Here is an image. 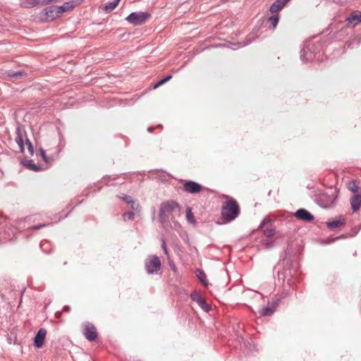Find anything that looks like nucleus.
I'll return each mask as SVG.
<instances>
[{
  "label": "nucleus",
  "instance_id": "19",
  "mask_svg": "<svg viewBox=\"0 0 361 361\" xmlns=\"http://www.w3.org/2000/svg\"><path fill=\"white\" fill-rule=\"evenodd\" d=\"M23 165L28 169L33 171H39L41 170L40 167L37 166L32 160H25Z\"/></svg>",
  "mask_w": 361,
  "mask_h": 361
},
{
  "label": "nucleus",
  "instance_id": "42",
  "mask_svg": "<svg viewBox=\"0 0 361 361\" xmlns=\"http://www.w3.org/2000/svg\"><path fill=\"white\" fill-rule=\"evenodd\" d=\"M203 298L202 297L199 298V299H197L195 302L197 303V304H200V302H201V300H202Z\"/></svg>",
  "mask_w": 361,
  "mask_h": 361
},
{
  "label": "nucleus",
  "instance_id": "28",
  "mask_svg": "<svg viewBox=\"0 0 361 361\" xmlns=\"http://www.w3.org/2000/svg\"><path fill=\"white\" fill-rule=\"evenodd\" d=\"M200 307L206 312H209L211 310V306L206 302L204 299H202L200 304H198Z\"/></svg>",
  "mask_w": 361,
  "mask_h": 361
},
{
  "label": "nucleus",
  "instance_id": "33",
  "mask_svg": "<svg viewBox=\"0 0 361 361\" xmlns=\"http://www.w3.org/2000/svg\"><path fill=\"white\" fill-rule=\"evenodd\" d=\"M39 153H40V155H41L42 158L44 161V162L45 163H48L49 162V158H48V157L46 154L45 150L43 148H40L39 149Z\"/></svg>",
  "mask_w": 361,
  "mask_h": 361
},
{
  "label": "nucleus",
  "instance_id": "1",
  "mask_svg": "<svg viewBox=\"0 0 361 361\" xmlns=\"http://www.w3.org/2000/svg\"><path fill=\"white\" fill-rule=\"evenodd\" d=\"M320 52V44L312 40L306 41L300 51V59L304 62L312 61Z\"/></svg>",
  "mask_w": 361,
  "mask_h": 361
},
{
  "label": "nucleus",
  "instance_id": "24",
  "mask_svg": "<svg viewBox=\"0 0 361 361\" xmlns=\"http://www.w3.org/2000/svg\"><path fill=\"white\" fill-rule=\"evenodd\" d=\"M40 247L44 253H49L50 243L47 240H43L40 243Z\"/></svg>",
  "mask_w": 361,
  "mask_h": 361
},
{
  "label": "nucleus",
  "instance_id": "40",
  "mask_svg": "<svg viewBox=\"0 0 361 361\" xmlns=\"http://www.w3.org/2000/svg\"><path fill=\"white\" fill-rule=\"evenodd\" d=\"M59 1V0H44L43 1V4H49L51 3V2H57Z\"/></svg>",
  "mask_w": 361,
  "mask_h": 361
},
{
  "label": "nucleus",
  "instance_id": "27",
  "mask_svg": "<svg viewBox=\"0 0 361 361\" xmlns=\"http://www.w3.org/2000/svg\"><path fill=\"white\" fill-rule=\"evenodd\" d=\"M186 219L189 223H194L195 221L194 215L190 207L186 209Z\"/></svg>",
  "mask_w": 361,
  "mask_h": 361
},
{
  "label": "nucleus",
  "instance_id": "7",
  "mask_svg": "<svg viewBox=\"0 0 361 361\" xmlns=\"http://www.w3.org/2000/svg\"><path fill=\"white\" fill-rule=\"evenodd\" d=\"M177 204L173 202H164L161 204L160 209H159V219L161 222H164L166 221V214H170L173 212L175 207H176Z\"/></svg>",
  "mask_w": 361,
  "mask_h": 361
},
{
  "label": "nucleus",
  "instance_id": "16",
  "mask_svg": "<svg viewBox=\"0 0 361 361\" xmlns=\"http://www.w3.org/2000/svg\"><path fill=\"white\" fill-rule=\"evenodd\" d=\"M285 6L281 0H276L270 6L269 11L272 13L280 11Z\"/></svg>",
  "mask_w": 361,
  "mask_h": 361
},
{
  "label": "nucleus",
  "instance_id": "17",
  "mask_svg": "<svg viewBox=\"0 0 361 361\" xmlns=\"http://www.w3.org/2000/svg\"><path fill=\"white\" fill-rule=\"evenodd\" d=\"M39 4V0H29L23 1L20 3V5L23 8H30L37 6Z\"/></svg>",
  "mask_w": 361,
  "mask_h": 361
},
{
  "label": "nucleus",
  "instance_id": "45",
  "mask_svg": "<svg viewBox=\"0 0 361 361\" xmlns=\"http://www.w3.org/2000/svg\"><path fill=\"white\" fill-rule=\"evenodd\" d=\"M271 246H273V243H272V242H271V243H267V247H271Z\"/></svg>",
  "mask_w": 361,
  "mask_h": 361
},
{
  "label": "nucleus",
  "instance_id": "12",
  "mask_svg": "<svg viewBox=\"0 0 361 361\" xmlns=\"http://www.w3.org/2000/svg\"><path fill=\"white\" fill-rule=\"evenodd\" d=\"M47 335V331L44 329H40L34 339V345L36 348H41L43 345L44 338Z\"/></svg>",
  "mask_w": 361,
  "mask_h": 361
},
{
  "label": "nucleus",
  "instance_id": "13",
  "mask_svg": "<svg viewBox=\"0 0 361 361\" xmlns=\"http://www.w3.org/2000/svg\"><path fill=\"white\" fill-rule=\"evenodd\" d=\"M351 208L354 212L357 211L361 206V195H355L350 198Z\"/></svg>",
  "mask_w": 361,
  "mask_h": 361
},
{
  "label": "nucleus",
  "instance_id": "49",
  "mask_svg": "<svg viewBox=\"0 0 361 361\" xmlns=\"http://www.w3.org/2000/svg\"><path fill=\"white\" fill-rule=\"evenodd\" d=\"M224 2H227L228 0H221Z\"/></svg>",
  "mask_w": 361,
  "mask_h": 361
},
{
  "label": "nucleus",
  "instance_id": "30",
  "mask_svg": "<svg viewBox=\"0 0 361 361\" xmlns=\"http://www.w3.org/2000/svg\"><path fill=\"white\" fill-rule=\"evenodd\" d=\"M73 7L74 6L73 4V2H66L63 6H59V8H63V9H64V12L70 9H73Z\"/></svg>",
  "mask_w": 361,
  "mask_h": 361
},
{
  "label": "nucleus",
  "instance_id": "10",
  "mask_svg": "<svg viewBox=\"0 0 361 361\" xmlns=\"http://www.w3.org/2000/svg\"><path fill=\"white\" fill-rule=\"evenodd\" d=\"M348 26L352 27L361 23V11H354L345 20Z\"/></svg>",
  "mask_w": 361,
  "mask_h": 361
},
{
  "label": "nucleus",
  "instance_id": "22",
  "mask_svg": "<svg viewBox=\"0 0 361 361\" xmlns=\"http://www.w3.org/2000/svg\"><path fill=\"white\" fill-rule=\"evenodd\" d=\"M274 308H271L269 307H266L262 308L259 310V313L261 316L265 317V316L271 315L274 313Z\"/></svg>",
  "mask_w": 361,
  "mask_h": 361
},
{
  "label": "nucleus",
  "instance_id": "18",
  "mask_svg": "<svg viewBox=\"0 0 361 361\" xmlns=\"http://www.w3.org/2000/svg\"><path fill=\"white\" fill-rule=\"evenodd\" d=\"M120 1L121 0H114L111 2H109L102 7V9L107 13H110L118 5Z\"/></svg>",
  "mask_w": 361,
  "mask_h": 361
},
{
  "label": "nucleus",
  "instance_id": "44",
  "mask_svg": "<svg viewBox=\"0 0 361 361\" xmlns=\"http://www.w3.org/2000/svg\"><path fill=\"white\" fill-rule=\"evenodd\" d=\"M265 221H266V219H264V220L261 223V224H260V227H261L262 228L264 227V224H265Z\"/></svg>",
  "mask_w": 361,
  "mask_h": 361
},
{
  "label": "nucleus",
  "instance_id": "29",
  "mask_svg": "<svg viewBox=\"0 0 361 361\" xmlns=\"http://www.w3.org/2000/svg\"><path fill=\"white\" fill-rule=\"evenodd\" d=\"M135 217V213L133 212H126L123 214V218L124 221L128 220H133Z\"/></svg>",
  "mask_w": 361,
  "mask_h": 361
},
{
  "label": "nucleus",
  "instance_id": "35",
  "mask_svg": "<svg viewBox=\"0 0 361 361\" xmlns=\"http://www.w3.org/2000/svg\"><path fill=\"white\" fill-rule=\"evenodd\" d=\"M161 247L164 251V253L166 255H168V250H167V247H166V242L165 240L162 238L161 239Z\"/></svg>",
  "mask_w": 361,
  "mask_h": 361
},
{
  "label": "nucleus",
  "instance_id": "3",
  "mask_svg": "<svg viewBox=\"0 0 361 361\" xmlns=\"http://www.w3.org/2000/svg\"><path fill=\"white\" fill-rule=\"evenodd\" d=\"M336 195L335 192H321L315 196V202L323 208H329L334 204Z\"/></svg>",
  "mask_w": 361,
  "mask_h": 361
},
{
  "label": "nucleus",
  "instance_id": "15",
  "mask_svg": "<svg viewBox=\"0 0 361 361\" xmlns=\"http://www.w3.org/2000/svg\"><path fill=\"white\" fill-rule=\"evenodd\" d=\"M17 135L16 137V142H17L20 151L24 152V142H23V134L19 128L16 130Z\"/></svg>",
  "mask_w": 361,
  "mask_h": 361
},
{
  "label": "nucleus",
  "instance_id": "4",
  "mask_svg": "<svg viewBox=\"0 0 361 361\" xmlns=\"http://www.w3.org/2000/svg\"><path fill=\"white\" fill-rule=\"evenodd\" d=\"M151 17V14L148 12L137 11L130 13L126 20L134 26L145 24Z\"/></svg>",
  "mask_w": 361,
  "mask_h": 361
},
{
  "label": "nucleus",
  "instance_id": "34",
  "mask_svg": "<svg viewBox=\"0 0 361 361\" xmlns=\"http://www.w3.org/2000/svg\"><path fill=\"white\" fill-rule=\"evenodd\" d=\"M201 295L200 294V293L197 292V291H193L190 294V298L193 300V301H196L197 299H199V298H200Z\"/></svg>",
  "mask_w": 361,
  "mask_h": 361
},
{
  "label": "nucleus",
  "instance_id": "48",
  "mask_svg": "<svg viewBox=\"0 0 361 361\" xmlns=\"http://www.w3.org/2000/svg\"><path fill=\"white\" fill-rule=\"evenodd\" d=\"M64 309H65L64 310H68V307H65Z\"/></svg>",
  "mask_w": 361,
  "mask_h": 361
},
{
  "label": "nucleus",
  "instance_id": "23",
  "mask_svg": "<svg viewBox=\"0 0 361 361\" xmlns=\"http://www.w3.org/2000/svg\"><path fill=\"white\" fill-rule=\"evenodd\" d=\"M279 16L278 14L274 15L268 18V22L272 26L273 29H275L279 23Z\"/></svg>",
  "mask_w": 361,
  "mask_h": 361
},
{
  "label": "nucleus",
  "instance_id": "46",
  "mask_svg": "<svg viewBox=\"0 0 361 361\" xmlns=\"http://www.w3.org/2000/svg\"><path fill=\"white\" fill-rule=\"evenodd\" d=\"M170 267H171V269L173 270H175L176 269V266L173 264H170Z\"/></svg>",
  "mask_w": 361,
  "mask_h": 361
},
{
  "label": "nucleus",
  "instance_id": "26",
  "mask_svg": "<svg viewBox=\"0 0 361 361\" xmlns=\"http://www.w3.org/2000/svg\"><path fill=\"white\" fill-rule=\"evenodd\" d=\"M263 233L265 236L268 238H271L275 234V229L272 227H268L266 228L262 229Z\"/></svg>",
  "mask_w": 361,
  "mask_h": 361
},
{
  "label": "nucleus",
  "instance_id": "39",
  "mask_svg": "<svg viewBox=\"0 0 361 361\" xmlns=\"http://www.w3.org/2000/svg\"><path fill=\"white\" fill-rule=\"evenodd\" d=\"M44 226H45V224H38V225H37V226H33V227H32V229L37 230V229H39V228H43V227H44Z\"/></svg>",
  "mask_w": 361,
  "mask_h": 361
},
{
  "label": "nucleus",
  "instance_id": "31",
  "mask_svg": "<svg viewBox=\"0 0 361 361\" xmlns=\"http://www.w3.org/2000/svg\"><path fill=\"white\" fill-rule=\"evenodd\" d=\"M348 189L353 192H356L358 190V186L355 182L352 181L348 184Z\"/></svg>",
  "mask_w": 361,
  "mask_h": 361
},
{
  "label": "nucleus",
  "instance_id": "9",
  "mask_svg": "<svg viewBox=\"0 0 361 361\" xmlns=\"http://www.w3.org/2000/svg\"><path fill=\"white\" fill-rule=\"evenodd\" d=\"M83 334L88 341H92L95 340L97 337L96 327L91 323L85 324Z\"/></svg>",
  "mask_w": 361,
  "mask_h": 361
},
{
  "label": "nucleus",
  "instance_id": "2",
  "mask_svg": "<svg viewBox=\"0 0 361 361\" xmlns=\"http://www.w3.org/2000/svg\"><path fill=\"white\" fill-rule=\"evenodd\" d=\"M240 214L238 202L233 199L225 202L222 205L221 215L224 220L230 222L236 219Z\"/></svg>",
  "mask_w": 361,
  "mask_h": 361
},
{
  "label": "nucleus",
  "instance_id": "32",
  "mask_svg": "<svg viewBox=\"0 0 361 361\" xmlns=\"http://www.w3.org/2000/svg\"><path fill=\"white\" fill-rule=\"evenodd\" d=\"M25 144L27 147V149H28L30 155H32L34 153V149H33L32 142L28 139H26Z\"/></svg>",
  "mask_w": 361,
  "mask_h": 361
},
{
  "label": "nucleus",
  "instance_id": "47",
  "mask_svg": "<svg viewBox=\"0 0 361 361\" xmlns=\"http://www.w3.org/2000/svg\"><path fill=\"white\" fill-rule=\"evenodd\" d=\"M147 130H148L149 133H152V130H153V128L149 127V128H148Z\"/></svg>",
  "mask_w": 361,
  "mask_h": 361
},
{
  "label": "nucleus",
  "instance_id": "20",
  "mask_svg": "<svg viewBox=\"0 0 361 361\" xmlns=\"http://www.w3.org/2000/svg\"><path fill=\"white\" fill-rule=\"evenodd\" d=\"M123 200H124L127 204H130V207L133 210H136L138 204H135L133 198L130 195H123L122 197Z\"/></svg>",
  "mask_w": 361,
  "mask_h": 361
},
{
  "label": "nucleus",
  "instance_id": "11",
  "mask_svg": "<svg viewBox=\"0 0 361 361\" xmlns=\"http://www.w3.org/2000/svg\"><path fill=\"white\" fill-rule=\"evenodd\" d=\"M295 216L306 222H310L314 219V216L305 209H298L295 213Z\"/></svg>",
  "mask_w": 361,
  "mask_h": 361
},
{
  "label": "nucleus",
  "instance_id": "6",
  "mask_svg": "<svg viewBox=\"0 0 361 361\" xmlns=\"http://www.w3.org/2000/svg\"><path fill=\"white\" fill-rule=\"evenodd\" d=\"M161 262L159 258L156 255L149 256L145 260V269L149 274H156L161 268Z\"/></svg>",
  "mask_w": 361,
  "mask_h": 361
},
{
  "label": "nucleus",
  "instance_id": "25",
  "mask_svg": "<svg viewBox=\"0 0 361 361\" xmlns=\"http://www.w3.org/2000/svg\"><path fill=\"white\" fill-rule=\"evenodd\" d=\"M25 73L23 71H18L16 72H13L11 73L8 74L9 78L12 79H18L20 78L22 76L25 75Z\"/></svg>",
  "mask_w": 361,
  "mask_h": 361
},
{
  "label": "nucleus",
  "instance_id": "41",
  "mask_svg": "<svg viewBox=\"0 0 361 361\" xmlns=\"http://www.w3.org/2000/svg\"><path fill=\"white\" fill-rule=\"evenodd\" d=\"M163 84H164L161 80H160L157 83H156L154 85V89H156L158 87L162 85Z\"/></svg>",
  "mask_w": 361,
  "mask_h": 361
},
{
  "label": "nucleus",
  "instance_id": "37",
  "mask_svg": "<svg viewBox=\"0 0 361 361\" xmlns=\"http://www.w3.org/2000/svg\"><path fill=\"white\" fill-rule=\"evenodd\" d=\"M161 247L164 251V253L166 255H168V250H167V247H166V242L165 240L162 238L161 239Z\"/></svg>",
  "mask_w": 361,
  "mask_h": 361
},
{
  "label": "nucleus",
  "instance_id": "36",
  "mask_svg": "<svg viewBox=\"0 0 361 361\" xmlns=\"http://www.w3.org/2000/svg\"><path fill=\"white\" fill-rule=\"evenodd\" d=\"M161 247L164 251V253L166 255H168V250H167V247H166V242L165 240L162 238L161 239Z\"/></svg>",
  "mask_w": 361,
  "mask_h": 361
},
{
  "label": "nucleus",
  "instance_id": "8",
  "mask_svg": "<svg viewBox=\"0 0 361 361\" xmlns=\"http://www.w3.org/2000/svg\"><path fill=\"white\" fill-rule=\"evenodd\" d=\"M181 181L184 182L183 185V190L188 193L196 194L199 193L202 190V185L195 181L183 180Z\"/></svg>",
  "mask_w": 361,
  "mask_h": 361
},
{
  "label": "nucleus",
  "instance_id": "21",
  "mask_svg": "<svg viewBox=\"0 0 361 361\" xmlns=\"http://www.w3.org/2000/svg\"><path fill=\"white\" fill-rule=\"evenodd\" d=\"M196 275L197 276V278L199 279V280L205 286L207 285V276L205 274V273L200 270V269H197L196 271Z\"/></svg>",
  "mask_w": 361,
  "mask_h": 361
},
{
  "label": "nucleus",
  "instance_id": "38",
  "mask_svg": "<svg viewBox=\"0 0 361 361\" xmlns=\"http://www.w3.org/2000/svg\"><path fill=\"white\" fill-rule=\"evenodd\" d=\"M172 78V75H167L166 77H165L164 78L161 79V81L165 83L167 81H169L171 78Z\"/></svg>",
  "mask_w": 361,
  "mask_h": 361
},
{
  "label": "nucleus",
  "instance_id": "43",
  "mask_svg": "<svg viewBox=\"0 0 361 361\" xmlns=\"http://www.w3.org/2000/svg\"><path fill=\"white\" fill-rule=\"evenodd\" d=\"M281 2H283V5L285 6L290 0H281Z\"/></svg>",
  "mask_w": 361,
  "mask_h": 361
},
{
  "label": "nucleus",
  "instance_id": "14",
  "mask_svg": "<svg viewBox=\"0 0 361 361\" xmlns=\"http://www.w3.org/2000/svg\"><path fill=\"white\" fill-rule=\"evenodd\" d=\"M345 224V220L343 219L339 218L336 219L333 221H328L326 223V226L329 229L334 230L337 228H339Z\"/></svg>",
  "mask_w": 361,
  "mask_h": 361
},
{
  "label": "nucleus",
  "instance_id": "5",
  "mask_svg": "<svg viewBox=\"0 0 361 361\" xmlns=\"http://www.w3.org/2000/svg\"><path fill=\"white\" fill-rule=\"evenodd\" d=\"M63 8L57 6H50L45 8L40 13L41 18L44 21H51L64 12Z\"/></svg>",
  "mask_w": 361,
  "mask_h": 361
}]
</instances>
